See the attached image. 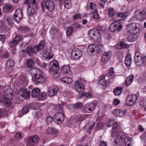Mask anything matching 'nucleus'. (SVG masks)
Returning <instances> with one entry per match:
<instances>
[{
    "label": "nucleus",
    "mask_w": 146,
    "mask_h": 146,
    "mask_svg": "<svg viewBox=\"0 0 146 146\" xmlns=\"http://www.w3.org/2000/svg\"><path fill=\"white\" fill-rule=\"evenodd\" d=\"M24 4L27 6V13L28 16L32 17L35 13L38 6L35 0H27Z\"/></svg>",
    "instance_id": "f03ea898"
},
{
    "label": "nucleus",
    "mask_w": 146,
    "mask_h": 146,
    "mask_svg": "<svg viewBox=\"0 0 146 146\" xmlns=\"http://www.w3.org/2000/svg\"><path fill=\"white\" fill-rule=\"evenodd\" d=\"M74 88L76 91L80 93L83 92L84 90V86L82 84H75Z\"/></svg>",
    "instance_id": "5701e85b"
},
{
    "label": "nucleus",
    "mask_w": 146,
    "mask_h": 146,
    "mask_svg": "<svg viewBox=\"0 0 146 146\" xmlns=\"http://www.w3.org/2000/svg\"><path fill=\"white\" fill-rule=\"evenodd\" d=\"M130 54H128L126 56L125 59V63L127 67L129 66L131 64V58Z\"/></svg>",
    "instance_id": "cd10ccee"
},
{
    "label": "nucleus",
    "mask_w": 146,
    "mask_h": 146,
    "mask_svg": "<svg viewBox=\"0 0 146 146\" xmlns=\"http://www.w3.org/2000/svg\"><path fill=\"white\" fill-rule=\"evenodd\" d=\"M83 104L81 102H76V103L72 104L71 106L72 107V110H73V109H80L83 106Z\"/></svg>",
    "instance_id": "c9c22d12"
},
{
    "label": "nucleus",
    "mask_w": 146,
    "mask_h": 146,
    "mask_svg": "<svg viewBox=\"0 0 146 146\" xmlns=\"http://www.w3.org/2000/svg\"><path fill=\"white\" fill-rule=\"evenodd\" d=\"M143 58V56H142L140 54L139 52H136L135 53L134 56V59H136V58Z\"/></svg>",
    "instance_id": "69168bd1"
},
{
    "label": "nucleus",
    "mask_w": 146,
    "mask_h": 146,
    "mask_svg": "<svg viewBox=\"0 0 146 146\" xmlns=\"http://www.w3.org/2000/svg\"><path fill=\"white\" fill-rule=\"evenodd\" d=\"M127 29L129 33L134 34H137L140 29L139 25L137 23H131L127 25Z\"/></svg>",
    "instance_id": "20e7f679"
},
{
    "label": "nucleus",
    "mask_w": 146,
    "mask_h": 146,
    "mask_svg": "<svg viewBox=\"0 0 146 146\" xmlns=\"http://www.w3.org/2000/svg\"><path fill=\"white\" fill-rule=\"evenodd\" d=\"M13 93H11L9 92L8 90H5L3 92V99H11L13 98Z\"/></svg>",
    "instance_id": "b1692460"
},
{
    "label": "nucleus",
    "mask_w": 146,
    "mask_h": 146,
    "mask_svg": "<svg viewBox=\"0 0 146 146\" xmlns=\"http://www.w3.org/2000/svg\"><path fill=\"white\" fill-rule=\"evenodd\" d=\"M58 90V87L53 85L50 87L48 89V96L50 97H52L55 95L57 93Z\"/></svg>",
    "instance_id": "2eb2a0df"
},
{
    "label": "nucleus",
    "mask_w": 146,
    "mask_h": 146,
    "mask_svg": "<svg viewBox=\"0 0 146 146\" xmlns=\"http://www.w3.org/2000/svg\"><path fill=\"white\" fill-rule=\"evenodd\" d=\"M22 17H19L17 15L14 14L13 16V19L16 22H20L21 20Z\"/></svg>",
    "instance_id": "4d7b16f0"
},
{
    "label": "nucleus",
    "mask_w": 146,
    "mask_h": 146,
    "mask_svg": "<svg viewBox=\"0 0 146 146\" xmlns=\"http://www.w3.org/2000/svg\"><path fill=\"white\" fill-rule=\"evenodd\" d=\"M108 14L109 16L111 17H113L114 19L115 15L117 12L114 11L113 9L112 8H110L108 9Z\"/></svg>",
    "instance_id": "c03bdc74"
},
{
    "label": "nucleus",
    "mask_w": 146,
    "mask_h": 146,
    "mask_svg": "<svg viewBox=\"0 0 146 146\" xmlns=\"http://www.w3.org/2000/svg\"><path fill=\"white\" fill-rule=\"evenodd\" d=\"M127 111V110L123 111L121 109H117L113 111V115L116 116L122 117L125 115V114Z\"/></svg>",
    "instance_id": "a211bd4d"
},
{
    "label": "nucleus",
    "mask_w": 146,
    "mask_h": 146,
    "mask_svg": "<svg viewBox=\"0 0 146 146\" xmlns=\"http://www.w3.org/2000/svg\"><path fill=\"white\" fill-rule=\"evenodd\" d=\"M13 17L11 16H8L7 17V23L6 24L7 25V28L10 29L13 26Z\"/></svg>",
    "instance_id": "c85d7f7f"
},
{
    "label": "nucleus",
    "mask_w": 146,
    "mask_h": 146,
    "mask_svg": "<svg viewBox=\"0 0 146 146\" xmlns=\"http://www.w3.org/2000/svg\"><path fill=\"white\" fill-rule=\"evenodd\" d=\"M29 107L27 105H25L22 110V112L23 114L27 113L29 111Z\"/></svg>",
    "instance_id": "864d4df0"
},
{
    "label": "nucleus",
    "mask_w": 146,
    "mask_h": 146,
    "mask_svg": "<svg viewBox=\"0 0 146 146\" xmlns=\"http://www.w3.org/2000/svg\"><path fill=\"white\" fill-rule=\"evenodd\" d=\"M18 29L19 31H21L25 33L29 31V29L27 27H24L22 26L18 28Z\"/></svg>",
    "instance_id": "6e6d98bb"
},
{
    "label": "nucleus",
    "mask_w": 146,
    "mask_h": 146,
    "mask_svg": "<svg viewBox=\"0 0 146 146\" xmlns=\"http://www.w3.org/2000/svg\"><path fill=\"white\" fill-rule=\"evenodd\" d=\"M35 50L34 47H33V48L31 46H29L27 47L26 51L29 55L30 56H33L34 53H37V52H35Z\"/></svg>",
    "instance_id": "c756f323"
},
{
    "label": "nucleus",
    "mask_w": 146,
    "mask_h": 146,
    "mask_svg": "<svg viewBox=\"0 0 146 146\" xmlns=\"http://www.w3.org/2000/svg\"><path fill=\"white\" fill-rule=\"evenodd\" d=\"M30 92L28 91L27 90L24 89L20 90L19 92L18 96L19 98L20 97L19 96V95H20L21 98L22 97V98L27 99L30 97Z\"/></svg>",
    "instance_id": "4468645a"
},
{
    "label": "nucleus",
    "mask_w": 146,
    "mask_h": 146,
    "mask_svg": "<svg viewBox=\"0 0 146 146\" xmlns=\"http://www.w3.org/2000/svg\"><path fill=\"white\" fill-rule=\"evenodd\" d=\"M131 139L130 137H127L123 141L125 146H131Z\"/></svg>",
    "instance_id": "e433bc0d"
},
{
    "label": "nucleus",
    "mask_w": 146,
    "mask_h": 146,
    "mask_svg": "<svg viewBox=\"0 0 146 146\" xmlns=\"http://www.w3.org/2000/svg\"><path fill=\"white\" fill-rule=\"evenodd\" d=\"M61 72L63 74H66L69 73L70 71V68L69 65H64L61 67Z\"/></svg>",
    "instance_id": "412c9836"
},
{
    "label": "nucleus",
    "mask_w": 146,
    "mask_h": 146,
    "mask_svg": "<svg viewBox=\"0 0 146 146\" xmlns=\"http://www.w3.org/2000/svg\"><path fill=\"white\" fill-rule=\"evenodd\" d=\"M129 14L127 12H117L115 15L114 20L117 21L125 20Z\"/></svg>",
    "instance_id": "9d476101"
},
{
    "label": "nucleus",
    "mask_w": 146,
    "mask_h": 146,
    "mask_svg": "<svg viewBox=\"0 0 146 146\" xmlns=\"http://www.w3.org/2000/svg\"><path fill=\"white\" fill-rule=\"evenodd\" d=\"M82 54V51L80 49L74 48L72 50L71 56L73 60H76L80 58Z\"/></svg>",
    "instance_id": "f8f14e48"
},
{
    "label": "nucleus",
    "mask_w": 146,
    "mask_h": 146,
    "mask_svg": "<svg viewBox=\"0 0 146 146\" xmlns=\"http://www.w3.org/2000/svg\"><path fill=\"white\" fill-rule=\"evenodd\" d=\"M138 99L136 95L129 94L126 98L125 104L127 106H132L135 104Z\"/></svg>",
    "instance_id": "39448f33"
},
{
    "label": "nucleus",
    "mask_w": 146,
    "mask_h": 146,
    "mask_svg": "<svg viewBox=\"0 0 146 146\" xmlns=\"http://www.w3.org/2000/svg\"><path fill=\"white\" fill-rule=\"evenodd\" d=\"M63 103L61 102V104H53L52 106L54 110L60 111L59 112H64V110L63 109Z\"/></svg>",
    "instance_id": "4be33fe9"
},
{
    "label": "nucleus",
    "mask_w": 146,
    "mask_h": 146,
    "mask_svg": "<svg viewBox=\"0 0 146 146\" xmlns=\"http://www.w3.org/2000/svg\"><path fill=\"white\" fill-rule=\"evenodd\" d=\"M96 106L94 102H90L85 105L83 109V111L85 113H90L95 109Z\"/></svg>",
    "instance_id": "9b49d317"
},
{
    "label": "nucleus",
    "mask_w": 146,
    "mask_h": 146,
    "mask_svg": "<svg viewBox=\"0 0 146 146\" xmlns=\"http://www.w3.org/2000/svg\"><path fill=\"white\" fill-rule=\"evenodd\" d=\"M84 97L85 98H90L92 97L91 94L89 92H88L87 93L84 92Z\"/></svg>",
    "instance_id": "0e129e2a"
},
{
    "label": "nucleus",
    "mask_w": 146,
    "mask_h": 146,
    "mask_svg": "<svg viewBox=\"0 0 146 146\" xmlns=\"http://www.w3.org/2000/svg\"><path fill=\"white\" fill-rule=\"evenodd\" d=\"M98 82L99 85H102L103 86L107 85V82L105 80V76H100L98 80Z\"/></svg>",
    "instance_id": "a878e982"
},
{
    "label": "nucleus",
    "mask_w": 146,
    "mask_h": 146,
    "mask_svg": "<svg viewBox=\"0 0 146 146\" xmlns=\"http://www.w3.org/2000/svg\"><path fill=\"white\" fill-rule=\"evenodd\" d=\"M72 26L75 28L79 29L80 28V29L81 28V27L80 25L77 22H74L72 24Z\"/></svg>",
    "instance_id": "052dcab7"
},
{
    "label": "nucleus",
    "mask_w": 146,
    "mask_h": 146,
    "mask_svg": "<svg viewBox=\"0 0 146 146\" xmlns=\"http://www.w3.org/2000/svg\"><path fill=\"white\" fill-rule=\"evenodd\" d=\"M99 46H97V45L95 44H92L89 46L88 47V49L91 52L93 53L95 52L96 53H101L103 52L102 49H104L103 45L101 43H99L98 44Z\"/></svg>",
    "instance_id": "423d86ee"
},
{
    "label": "nucleus",
    "mask_w": 146,
    "mask_h": 146,
    "mask_svg": "<svg viewBox=\"0 0 146 146\" xmlns=\"http://www.w3.org/2000/svg\"><path fill=\"white\" fill-rule=\"evenodd\" d=\"M133 76L132 75H130L125 80V84L127 86L131 85L133 81Z\"/></svg>",
    "instance_id": "7c9ffc66"
},
{
    "label": "nucleus",
    "mask_w": 146,
    "mask_h": 146,
    "mask_svg": "<svg viewBox=\"0 0 146 146\" xmlns=\"http://www.w3.org/2000/svg\"><path fill=\"white\" fill-rule=\"evenodd\" d=\"M95 29H90L88 32V35L91 39L95 40L96 36Z\"/></svg>",
    "instance_id": "2f4dec72"
},
{
    "label": "nucleus",
    "mask_w": 146,
    "mask_h": 146,
    "mask_svg": "<svg viewBox=\"0 0 146 146\" xmlns=\"http://www.w3.org/2000/svg\"><path fill=\"white\" fill-rule=\"evenodd\" d=\"M85 119V117L84 115H80L77 116L76 118V121L77 123H80Z\"/></svg>",
    "instance_id": "09e8293b"
},
{
    "label": "nucleus",
    "mask_w": 146,
    "mask_h": 146,
    "mask_svg": "<svg viewBox=\"0 0 146 146\" xmlns=\"http://www.w3.org/2000/svg\"><path fill=\"white\" fill-rule=\"evenodd\" d=\"M112 129L113 132H114L116 133L117 132V131L116 130L117 129V122H115L114 123H113V125H112Z\"/></svg>",
    "instance_id": "e2e57ef3"
},
{
    "label": "nucleus",
    "mask_w": 146,
    "mask_h": 146,
    "mask_svg": "<svg viewBox=\"0 0 146 146\" xmlns=\"http://www.w3.org/2000/svg\"><path fill=\"white\" fill-rule=\"evenodd\" d=\"M3 99L4 105L6 107H9L11 106V99L3 98Z\"/></svg>",
    "instance_id": "a18cd8bd"
},
{
    "label": "nucleus",
    "mask_w": 146,
    "mask_h": 146,
    "mask_svg": "<svg viewBox=\"0 0 146 146\" xmlns=\"http://www.w3.org/2000/svg\"><path fill=\"white\" fill-rule=\"evenodd\" d=\"M12 6L9 4H7L3 7L2 11L4 13H7L10 11L11 9Z\"/></svg>",
    "instance_id": "473e14b6"
},
{
    "label": "nucleus",
    "mask_w": 146,
    "mask_h": 146,
    "mask_svg": "<svg viewBox=\"0 0 146 146\" xmlns=\"http://www.w3.org/2000/svg\"><path fill=\"white\" fill-rule=\"evenodd\" d=\"M50 35L53 37L58 35L59 36L62 35V33L60 31L59 29L55 26H52L50 30Z\"/></svg>",
    "instance_id": "ddd939ff"
},
{
    "label": "nucleus",
    "mask_w": 146,
    "mask_h": 146,
    "mask_svg": "<svg viewBox=\"0 0 146 146\" xmlns=\"http://www.w3.org/2000/svg\"><path fill=\"white\" fill-rule=\"evenodd\" d=\"M14 42L15 43V44L17 45V44L20 42L21 40V37L17 35L16 36L14 39H13Z\"/></svg>",
    "instance_id": "13d9d810"
},
{
    "label": "nucleus",
    "mask_w": 146,
    "mask_h": 146,
    "mask_svg": "<svg viewBox=\"0 0 146 146\" xmlns=\"http://www.w3.org/2000/svg\"><path fill=\"white\" fill-rule=\"evenodd\" d=\"M54 118L53 119L52 117L50 116L47 117L46 119V121L48 123H50L53 121Z\"/></svg>",
    "instance_id": "774afa93"
},
{
    "label": "nucleus",
    "mask_w": 146,
    "mask_h": 146,
    "mask_svg": "<svg viewBox=\"0 0 146 146\" xmlns=\"http://www.w3.org/2000/svg\"><path fill=\"white\" fill-rule=\"evenodd\" d=\"M14 63L13 61L11 59H9L7 61L6 64V68L8 69L11 68L14 66Z\"/></svg>",
    "instance_id": "37998d69"
},
{
    "label": "nucleus",
    "mask_w": 146,
    "mask_h": 146,
    "mask_svg": "<svg viewBox=\"0 0 146 146\" xmlns=\"http://www.w3.org/2000/svg\"><path fill=\"white\" fill-rule=\"evenodd\" d=\"M45 45L44 41L42 40L40 42L39 44H37L34 46L35 52H38L40 50L44 49Z\"/></svg>",
    "instance_id": "6ab92c4d"
},
{
    "label": "nucleus",
    "mask_w": 146,
    "mask_h": 146,
    "mask_svg": "<svg viewBox=\"0 0 146 146\" xmlns=\"http://www.w3.org/2000/svg\"><path fill=\"white\" fill-rule=\"evenodd\" d=\"M43 54H44L45 58L47 59H50L52 58L53 56L52 55H50L49 51L47 50H45L43 52Z\"/></svg>",
    "instance_id": "58836bf2"
},
{
    "label": "nucleus",
    "mask_w": 146,
    "mask_h": 146,
    "mask_svg": "<svg viewBox=\"0 0 146 146\" xmlns=\"http://www.w3.org/2000/svg\"><path fill=\"white\" fill-rule=\"evenodd\" d=\"M34 60L32 59H29L27 62V66L29 68H32L34 66Z\"/></svg>",
    "instance_id": "49530a36"
},
{
    "label": "nucleus",
    "mask_w": 146,
    "mask_h": 146,
    "mask_svg": "<svg viewBox=\"0 0 146 146\" xmlns=\"http://www.w3.org/2000/svg\"><path fill=\"white\" fill-rule=\"evenodd\" d=\"M97 127L99 129H102L104 128V124L102 122L98 123L97 125Z\"/></svg>",
    "instance_id": "bf43d9fd"
},
{
    "label": "nucleus",
    "mask_w": 146,
    "mask_h": 146,
    "mask_svg": "<svg viewBox=\"0 0 146 146\" xmlns=\"http://www.w3.org/2000/svg\"><path fill=\"white\" fill-rule=\"evenodd\" d=\"M110 55L108 53H105L102 55L101 61L103 62H106L110 59Z\"/></svg>",
    "instance_id": "bb28decb"
},
{
    "label": "nucleus",
    "mask_w": 146,
    "mask_h": 146,
    "mask_svg": "<svg viewBox=\"0 0 146 146\" xmlns=\"http://www.w3.org/2000/svg\"><path fill=\"white\" fill-rule=\"evenodd\" d=\"M7 25L3 21H0V31L3 32L5 30L9 29L7 28Z\"/></svg>",
    "instance_id": "f704fd0d"
},
{
    "label": "nucleus",
    "mask_w": 146,
    "mask_h": 146,
    "mask_svg": "<svg viewBox=\"0 0 146 146\" xmlns=\"http://www.w3.org/2000/svg\"><path fill=\"white\" fill-rule=\"evenodd\" d=\"M122 90L123 88L122 87H118L115 88L113 92L115 95L119 96L121 94Z\"/></svg>",
    "instance_id": "72a5a7b5"
},
{
    "label": "nucleus",
    "mask_w": 146,
    "mask_h": 146,
    "mask_svg": "<svg viewBox=\"0 0 146 146\" xmlns=\"http://www.w3.org/2000/svg\"><path fill=\"white\" fill-rule=\"evenodd\" d=\"M61 80L66 84H70L72 82V79L70 77H65L61 78Z\"/></svg>",
    "instance_id": "4c0bfd02"
},
{
    "label": "nucleus",
    "mask_w": 146,
    "mask_h": 146,
    "mask_svg": "<svg viewBox=\"0 0 146 146\" xmlns=\"http://www.w3.org/2000/svg\"><path fill=\"white\" fill-rule=\"evenodd\" d=\"M40 90L38 88L33 89L31 92V95L33 98H38L40 94Z\"/></svg>",
    "instance_id": "393cba45"
},
{
    "label": "nucleus",
    "mask_w": 146,
    "mask_h": 146,
    "mask_svg": "<svg viewBox=\"0 0 146 146\" xmlns=\"http://www.w3.org/2000/svg\"><path fill=\"white\" fill-rule=\"evenodd\" d=\"M135 63L138 66H140L143 64L146 66V57L145 56H143L142 58H138L134 59Z\"/></svg>",
    "instance_id": "f3484780"
},
{
    "label": "nucleus",
    "mask_w": 146,
    "mask_h": 146,
    "mask_svg": "<svg viewBox=\"0 0 146 146\" xmlns=\"http://www.w3.org/2000/svg\"><path fill=\"white\" fill-rule=\"evenodd\" d=\"M135 34H132L129 35L128 37V40L131 42H133L135 40H136V36Z\"/></svg>",
    "instance_id": "603ef678"
},
{
    "label": "nucleus",
    "mask_w": 146,
    "mask_h": 146,
    "mask_svg": "<svg viewBox=\"0 0 146 146\" xmlns=\"http://www.w3.org/2000/svg\"><path fill=\"white\" fill-rule=\"evenodd\" d=\"M73 28L72 27H69L67 29L66 31V34L68 36H70L73 32Z\"/></svg>",
    "instance_id": "de8ad7c7"
},
{
    "label": "nucleus",
    "mask_w": 146,
    "mask_h": 146,
    "mask_svg": "<svg viewBox=\"0 0 146 146\" xmlns=\"http://www.w3.org/2000/svg\"><path fill=\"white\" fill-rule=\"evenodd\" d=\"M81 17V16L80 14H77L74 15L73 17V18L74 20H76L80 18Z\"/></svg>",
    "instance_id": "338daca9"
},
{
    "label": "nucleus",
    "mask_w": 146,
    "mask_h": 146,
    "mask_svg": "<svg viewBox=\"0 0 146 146\" xmlns=\"http://www.w3.org/2000/svg\"><path fill=\"white\" fill-rule=\"evenodd\" d=\"M31 72L33 81L36 84H41L46 80V78L42 75L39 70L33 68L31 69Z\"/></svg>",
    "instance_id": "f257e3e1"
},
{
    "label": "nucleus",
    "mask_w": 146,
    "mask_h": 146,
    "mask_svg": "<svg viewBox=\"0 0 146 146\" xmlns=\"http://www.w3.org/2000/svg\"><path fill=\"white\" fill-rule=\"evenodd\" d=\"M38 137L37 135L31 136L28 139L27 143L30 146H33V143H37L39 140Z\"/></svg>",
    "instance_id": "dca6fc26"
},
{
    "label": "nucleus",
    "mask_w": 146,
    "mask_h": 146,
    "mask_svg": "<svg viewBox=\"0 0 146 146\" xmlns=\"http://www.w3.org/2000/svg\"><path fill=\"white\" fill-rule=\"evenodd\" d=\"M64 7L66 9H68L71 7L72 5L70 0H66L64 3Z\"/></svg>",
    "instance_id": "a19ab883"
},
{
    "label": "nucleus",
    "mask_w": 146,
    "mask_h": 146,
    "mask_svg": "<svg viewBox=\"0 0 146 146\" xmlns=\"http://www.w3.org/2000/svg\"><path fill=\"white\" fill-rule=\"evenodd\" d=\"M126 134L123 131L119 132L115 137V142L119 146L122 144L123 142L124 139L126 138Z\"/></svg>",
    "instance_id": "0eeeda50"
},
{
    "label": "nucleus",
    "mask_w": 146,
    "mask_h": 146,
    "mask_svg": "<svg viewBox=\"0 0 146 146\" xmlns=\"http://www.w3.org/2000/svg\"><path fill=\"white\" fill-rule=\"evenodd\" d=\"M64 116V112H59L54 116L53 121L58 124H60L63 122Z\"/></svg>",
    "instance_id": "6e6552de"
},
{
    "label": "nucleus",
    "mask_w": 146,
    "mask_h": 146,
    "mask_svg": "<svg viewBox=\"0 0 146 146\" xmlns=\"http://www.w3.org/2000/svg\"><path fill=\"white\" fill-rule=\"evenodd\" d=\"M46 94L45 92H42L38 96V99L43 100L45 99L46 97Z\"/></svg>",
    "instance_id": "5fc2aeb1"
},
{
    "label": "nucleus",
    "mask_w": 146,
    "mask_h": 146,
    "mask_svg": "<svg viewBox=\"0 0 146 146\" xmlns=\"http://www.w3.org/2000/svg\"><path fill=\"white\" fill-rule=\"evenodd\" d=\"M49 67L48 71L50 74L52 72H57L60 69L58 63L55 60H52L50 62Z\"/></svg>",
    "instance_id": "1a4fd4ad"
},
{
    "label": "nucleus",
    "mask_w": 146,
    "mask_h": 146,
    "mask_svg": "<svg viewBox=\"0 0 146 146\" xmlns=\"http://www.w3.org/2000/svg\"><path fill=\"white\" fill-rule=\"evenodd\" d=\"M129 47V44L125 43L123 41L119 42L116 45V48L119 50H121L123 48H127Z\"/></svg>",
    "instance_id": "aec40b11"
},
{
    "label": "nucleus",
    "mask_w": 146,
    "mask_h": 146,
    "mask_svg": "<svg viewBox=\"0 0 146 146\" xmlns=\"http://www.w3.org/2000/svg\"><path fill=\"white\" fill-rule=\"evenodd\" d=\"M56 130L54 128L51 127L48 128L46 130V133L47 134H54L56 133Z\"/></svg>",
    "instance_id": "79ce46f5"
},
{
    "label": "nucleus",
    "mask_w": 146,
    "mask_h": 146,
    "mask_svg": "<svg viewBox=\"0 0 146 146\" xmlns=\"http://www.w3.org/2000/svg\"><path fill=\"white\" fill-rule=\"evenodd\" d=\"M116 31H120L122 29L123 26L121 24L118 22V21H115Z\"/></svg>",
    "instance_id": "ea45409f"
},
{
    "label": "nucleus",
    "mask_w": 146,
    "mask_h": 146,
    "mask_svg": "<svg viewBox=\"0 0 146 146\" xmlns=\"http://www.w3.org/2000/svg\"><path fill=\"white\" fill-rule=\"evenodd\" d=\"M14 14L17 15V16H18L19 17H22L23 16L22 10L21 9L18 8L15 11Z\"/></svg>",
    "instance_id": "3c124183"
},
{
    "label": "nucleus",
    "mask_w": 146,
    "mask_h": 146,
    "mask_svg": "<svg viewBox=\"0 0 146 146\" xmlns=\"http://www.w3.org/2000/svg\"><path fill=\"white\" fill-rule=\"evenodd\" d=\"M8 44L9 47L12 48L15 46L17 45V44H15V43L14 42L13 39L11 41H10L9 43Z\"/></svg>",
    "instance_id": "680f3d73"
},
{
    "label": "nucleus",
    "mask_w": 146,
    "mask_h": 146,
    "mask_svg": "<svg viewBox=\"0 0 146 146\" xmlns=\"http://www.w3.org/2000/svg\"><path fill=\"white\" fill-rule=\"evenodd\" d=\"M115 21L112 23L110 25L109 29L110 31L112 32H114L116 31V28Z\"/></svg>",
    "instance_id": "8fccbe9b"
},
{
    "label": "nucleus",
    "mask_w": 146,
    "mask_h": 146,
    "mask_svg": "<svg viewBox=\"0 0 146 146\" xmlns=\"http://www.w3.org/2000/svg\"><path fill=\"white\" fill-rule=\"evenodd\" d=\"M41 6L42 10L43 12H45L46 9L48 11H51L55 7L54 2L51 0L42 1L41 3Z\"/></svg>",
    "instance_id": "7ed1b4c3"
}]
</instances>
